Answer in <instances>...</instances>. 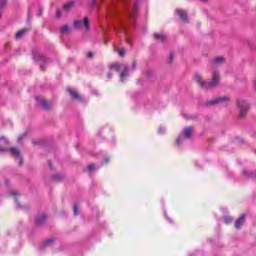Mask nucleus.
I'll return each mask as SVG.
<instances>
[{
  "label": "nucleus",
  "mask_w": 256,
  "mask_h": 256,
  "mask_svg": "<svg viewBox=\"0 0 256 256\" xmlns=\"http://www.w3.org/2000/svg\"><path fill=\"white\" fill-rule=\"evenodd\" d=\"M34 61H38L40 64L41 71H45V65L49 63V58L45 57L43 54L33 52Z\"/></svg>",
  "instance_id": "2"
},
{
  "label": "nucleus",
  "mask_w": 256,
  "mask_h": 256,
  "mask_svg": "<svg viewBox=\"0 0 256 256\" xmlns=\"http://www.w3.org/2000/svg\"><path fill=\"white\" fill-rule=\"evenodd\" d=\"M61 33H67V31H69V26L68 25H64L60 28Z\"/></svg>",
  "instance_id": "25"
},
{
  "label": "nucleus",
  "mask_w": 256,
  "mask_h": 256,
  "mask_svg": "<svg viewBox=\"0 0 256 256\" xmlns=\"http://www.w3.org/2000/svg\"><path fill=\"white\" fill-rule=\"evenodd\" d=\"M73 5H75V2H73V1L68 2V3H66V4L63 6V10H64V11H69V9H71V7H73Z\"/></svg>",
  "instance_id": "18"
},
{
  "label": "nucleus",
  "mask_w": 256,
  "mask_h": 256,
  "mask_svg": "<svg viewBox=\"0 0 256 256\" xmlns=\"http://www.w3.org/2000/svg\"><path fill=\"white\" fill-rule=\"evenodd\" d=\"M52 181H63V175L62 174H55L51 177Z\"/></svg>",
  "instance_id": "19"
},
{
  "label": "nucleus",
  "mask_w": 256,
  "mask_h": 256,
  "mask_svg": "<svg viewBox=\"0 0 256 256\" xmlns=\"http://www.w3.org/2000/svg\"><path fill=\"white\" fill-rule=\"evenodd\" d=\"M27 135V132H25L24 134H21L19 137H18V142L20 141H23V138Z\"/></svg>",
  "instance_id": "28"
},
{
  "label": "nucleus",
  "mask_w": 256,
  "mask_h": 256,
  "mask_svg": "<svg viewBox=\"0 0 256 256\" xmlns=\"http://www.w3.org/2000/svg\"><path fill=\"white\" fill-rule=\"evenodd\" d=\"M229 97L224 96V97H219L216 98L214 100H210L208 101V105H217V103H226L227 101H229Z\"/></svg>",
  "instance_id": "8"
},
{
  "label": "nucleus",
  "mask_w": 256,
  "mask_h": 256,
  "mask_svg": "<svg viewBox=\"0 0 256 256\" xmlns=\"http://www.w3.org/2000/svg\"><path fill=\"white\" fill-rule=\"evenodd\" d=\"M168 221H169V223H173V220H171V219H168Z\"/></svg>",
  "instance_id": "44"
},
{
  "label": "nucleus",
  "mask_w": 256,
  "mask_h": 256,
  "mask_svg": "<svg viewBox=\"0 0 256 256\" xmlns=\"http://www.w3.org/2000/svg\"><path fill=\"white\" fill-rule=\"evenodd\" d=\"M237 106L240 109V119H244L249 111V103H247L245 100H238Z\"/></svg>",
  "instance_id": "3"
},
{
  "label": "nucleus",
  "mask_w": 256,
  "mask_h": 256,
  "mask_svg": "<svg viewBox=\"0 0 256 256\" xmlns=\"http://www.w3.org/2000/svg\"><path fill=\"white\" fill-rule=\"evenodd\" d=\"M87 57H88L89 59H93V52H88V53H87Z\"/></svg>",
  "instance_id": "35"
},
{
  "label": "nucleus",
  "mask_w": 256,
  "mask_h": 256,
  "mask_svg": "<svg viewBox=\"0 0 256 256\" xmlns=\"http://www.w3.org/2000/svg\"><path fill=\"white\" fill-rule=\"evenodd\" d=\"M15 203H17L18 207H21V204H19V199H17V197H15Z\"/></svg>",
  "instance_id": "37"
},
{
  "label": "nucleus",
  "mask_w": 256,
  "mask_h": 256,
  "mask_svg": "<svg viewBox=\"0 0 256 256\" xmlns=\"http://www.w3.org/2000/svg\"><path fill=\"white\" fill-rule=\"evenodd\" d=\"M173 59H175V55L170 54V56H169V63H173Z\"/></svg>",
  "instance_id": "34"
},
{
  "label": "nucleus",
  "mask_w": 256,
  "mask_h": 256,
  "mask_svg": "<svg viewBox=\"0 0 256 256\" xmlns=\"http://www.w3.org/2000/svg\"><path fill=\"white\" fill-rule=\"evenodd\" d=\"M194 131H195V128L193 126H188L184 128L183 136L185 137V139H191V135H193Z\"/></svg>",
  "instance_id": "9"
},
{
  "label": "nucleus",
  "mask_w": 256,
  "mask_h": 256,
  "mask_svg": "<svg viewBox=\"0 0 256 256\" xmlns=\"http://www.w3.org/2000/svg\"><path fill=\"white\" fill-rule=\"evenodd\" d=\"M81 25H82L81 20H76V21H74V27H75V29H79V28L81 27Z\"/></svg>",
  "instance_id": "23"
},
{
  "label": "nucleus",
  "mask_w": 256,
  "mask_h": 256,
  "mask_svg": "<svg viewBox=\"0 0 256 256\" xmlns=\"http://www.w3.org/2000/svg\"><path fill=\"white\" fill-rule=\"evenodd\" d=\"M83 25L86 29H89V18L85 17L83 20Z\"/></svg>",
  "instance_id": "24"
},
{
  "label": "nucleus",
  "mask_w": 256,
  "mask_h": 256,
  "mask_svg": "<svg viewBox=\"0 0 256 256\" xmlns=\"http://www.w3.org/2000/svg\"><path fill=\"white\" fill-rule=\"evenodd\" d=\"M61 17V10H56V18L59 19Z\"/></svg>",
  "instance_id": "31"
},
{
  "label": "nucleus",
  "mask_w": 256,
  "mask_h": 256,
  "mask_svg": "<svg viewBox=\"0 0 256 256\" xmlns=\"http://www.w3.org/2000/svg\"><path fill=\"white\" fill-rule=\"evenodd\" d=\"M120 57H125V51L123 49L118 51Z\"/></svg>",
  "instance_id": "32"
},
{
  "label": "nucleus",
  "mask_w": 256,
  "mask_h": 256,
  "mask_svg": "<svg viewBox=\"0 0 256 256\" xmlns=\"http://www.w3.org/2000/svg\"><path fill=\"white\" fill-rule=\"evenodd\" d=\"M154 39H157L158 41H165V39H167V36H165V34H159V33H155L154 34Z\"/></svg>",
  "instance_id": "15"
},
{
  "label": "nucleus",
  "mask_w": 256,
  "mask_h": 256,
  "mask_svg": "<svg viewBox=\"0 0 256 256\" xmlns=\"http://www.w3.org/2000/svg\"><path fill=\"white\" fill-rule=\"evenodd\" d=\"M73 213H74L75 217H77V215H79V204H77V203L74 204Z\"/></svg>",
  "instance_id": "20"
},
{
  "label": "nucleus",
  "mask_w": 256,
  "mask_h": 256,
  "mask_svg": "<svg viewBox=\"0 0 256 256\" xmlns=\"http://www.w3.org/2000/svg\"><path fill=\"white\" fill-rule=\"evenodd\" d=\"M10 195H12L13 197H17V195H19V192L16 190L10 191Z\"/></svg>",
  "instance_id": "27"
},
{
  "label": "nucleus",
  "mask_w": 256,
  "mask_h": 256,
  "mask_svg": "<svg viewBox=\"0 0 256 256\" xmlns=\"http://www.w3.org/2000/svg\"><path fill=\"white\" fill-rule=\"evenodd\" d=\"M200 1H203L204 3L207 2V0H200Z\"/></svg>",
  "instance_id": "49"
},
{
  "label": "nucleus",
  "mask_w": 256,
  "mask_h": 256,
  "mask_svg": "<svg viewBox=\"0 0 256 256\" xmlns=\"http://www.w3.org/2000/svg\"><path fill=\"white\" fill-rule=\"evenodd\" d=\"M176 12L179 15V18L181 21H184V23H189V18L187 17V11L185 10H176Z\"/></svg>",
  "instance_id": "11"
},
{
  "label": "nucleus",
  "mask_w": 256,
  "mask_h": 256,
  "mask_svg": "<svg viewBox=\"0 0 256 256\" xmlns=\"http://www.w3.org/2000/svg\"><path fill=\"white\" fill-rule=\"evenodd\" d=\"M67 91H68L71 99H74L76 101H83V99L81 98L79 93H77V91H75L73 88H68Z\"/></svg>",
  "instance_id": "7"
},
{
  "label": "nucleus",
  "mask_w": 256,
  "mask_h": 256,
  "mask_svg": "<svg viewBox=\"0 0 256 256\" xmlns=\"http://www.w3.org/2000/svg\"><path fill=\"white\" fill-rule=\"evenodd\" d=\"M107 78H108V79H113V74H112L111 72H109V73L107 74Z\"/></svg>",
  "instance_id": "36"
},
{
  "label": "nucleus",
  "mask_w": 256,
  "mask_h": 256,
  "mask_svg": "<svg viewBox=\"0 0 256 256\" xmlns=\"http://www.w3.org/2000/svg\"><path fill=\"white\" fill-rule=\"evenodd\" d=\"M4 141H5V143L9 144V141H7V140H5V139H4Z\"/></svg>",
  "instance_id": "47"
},
{
  "label": "nucleus",
  "mask_w": 256,
  "mask_h": 256,
  "mask_svg": "<svg viewBox=\"0 0 256 256\" xmlns=\"http://www.w3.org/2000/svg\"><path fill=\"white\" fill-rule=\"evenodd\" d=\"M242 174L245 175V177H248V179L251 177H255V173H248L247 170H243Z\"/></svg>",
  "instance_id": "22"
},
{
  "label": "nucleus",
  "mask_w": 256,
  "mask_h": 256,
  "mask_svg": "<svg viewBox=\"0 0 256 256\" xmlns=\"http://www.w3.org/2000/svg\"><path fill=\"white\" fill-rule=\"evenodd\" d=\"M224 223H226V225H229V223H233V218L231 216H225Z\"/></svg>",
  "instance_id": "21"
},
{
  "label": "nucleus",
  "mask_w": 256,
  "mask_h": 256,
  "mask_svg": "<svg viewBox=\"0 0 256 256\" xmlns=\"http://www.w3.org/2000/svg\"><path fill=\"white\" fill-rule=\"evenodd\" d=\"M55 243V238H48L44 241V247H49Z\"/></svg>",
  "instance_id": "17"
},
{
  "label": "nucleus",
  "mask_w": 256,
  "mask_h": 256,
  "mask_svg": "<svg viewBox=\"0 0 256 256\" xmlns=\"http://www.w3.org/2000/svg\"><path fill=\"white\" fill-rule=\"evenodd\" d=\"M134 13H137V8L134 9Z\"/></svg>",
  "instance_id": "46"
},
{
  "label": "nucleus",
  "mask_w": 256,
  "mask_h": 256,
  "mask_svg": "<svg viewBox=\"0 0 256 256\" xmlns=\"http://www.w3.org/2000/svg\"><path fill=\"white\" fill-rule=\"evenodd\" d=\"M29 31H31V28H24V29L18 31L15 35L16 39H21V37H25V35H27V33H29Z\"/></svg>",
  "instance_id": "12"
},
{
  "label": "nucleus",
  "mask_w": 256,
  "mask_h": 256,
  "mask_svg": "<svg viewBox=\"0 0 256 256\" xmlns=\"http://www.w3.org/2000/svg\"><path fill=\"white\" fill-rule=\"evenodd\" d=\"M36 101L39 105H41L42 109H44V111H51V109H53L54 104L52 102H49L43 98L40 97H36Z\"/></svg>",
  "instance_id": "4"
},
{
  "label": "nucleus",
  "mask_w": 256,
  "mask_h": 256,
  "mask_svg": "<svg viewBox=\"0 0 256 256\" xmlns=\"http://www.w3.org/2000/svg\"><path fill=\"white\" fill-rule=\"evenodd\" d=\"M164 131H165V130H164L162 127H160L159 130H158V133L161 134V133H163Z\"/></svg>",
  "instance_id": "39"
},
{
  "label": "nucleus",
  "mask_w": 256,
  "mask_h": 256,
  "mask_svg": "<svg viewBox=\"0 0 256 256\" xmlns=\"http://www.w3.org/2000/svg\"><path fill=\"white\" fill-rule=\"evenodd\" d=\"M181 143H183V138L178 137V138L176 139V144H177V145H181Z\"/></svg>",
  "instance_id": "29"
},
{
  "label": "nucleus",
  "mask_w": 256,
  "mask_h": 256,
  "mask_svg": "<svg viewBox=\"0 0 256 256\" xmlns=\"http://www.w3.org/2000/svg\"><path fill=\"white\" fill-rule=\"evenodd\" d=\"M5 5H7V0H2L0 2V9H3L5 7Z\"/></svg>",
  "instance_id": "26"
},
{
  "label": "nucleus",
  "mask_w": 256,
  "mask_h": 256,
  "mask_svg": "<svg viewBox=\"0 0 256 256\" xmlns=\"http://www.w3.org/2000/svg\"><path fill=\"white\" fill-rule=\"evenodd\" d=\"M0 19H1V12H0Z\"/></svg>",
  "instance_id": "50"
},
{
  "label": "nucleus",
  "mask_w": 256,
  "mask_h": 256,
  "mask_svg": "<svg viewBox=\"0 0 256 256\" xmlns=\"http://www.w3.org/2000/svg\"><path fill=\"white\" fill-rule=\"evenodd\" d=\"M16 157H19V165L21 167V165H23V157H21V154H19V156Z\"/></svg>",
  "instance_id": "33"
},
{
  "label": "nucleus",
  "mask_w": 256,
  "mask_h": 256,
  "mask_svg": "<svg viewBox=\"0 0 256 256\" xmlns=\"http://www.w3.org/2000/svg\"><path fill=\"white\" fill-rule=\"evenodd\" d=\"M3 139H5V138L1 137V138H0V141H3Z\"/></svg>",
  "instance_id": "48"
},
{
  "label": "nucleus",
  "mask_w": 256,
  "mask_h": 256,
  "mask_svg": "<svg viewBox=\"0 0 256 256\" xmlns=\"http://www.w3.org/2000/svg\"><path fill=\"white\" fill-rule=\"evenodd\" d=\"M136 67H137V63H136V62H133V63H132V69H136Z\"/></svg>",
  "instance_id": "38"
},
{
  "label": "nucleus",
  "mask_w": 256,
  "mask_h": 256,
  "mask_svg": "<svg viewBox=\"0 0 256 256\" xmlns=\"http://www.w3.org/2000/svg\"><path fill=\"white\" fill-rule=\"evenodd\" d=\"M48 165H49L50 169L53 168V166L51 165V161H48Z\"/></svg>",
  "instance_id": "40"
},
{
  "label": "nucleus",
  "mask_w": 256,
  "mask_h": 256,
  "mask_svg": "<svg viewBox=\"0 0 256 256\" xmlns=\"http://www.w3.org/2000/svg\"><path fill=\"white\" fill-rule=\"evenodd\" d=\"M150 74H151V72H147L148 77H151V75H150Z\"/></svg>",
  "instance_id": "43"
},
{
  "label": "nucleus",
  "mask_w": 256,
  "mask_h": 256,
  "mask_svg": "<svg viewBox=\"0 0 256 256\" xmlns=\"http://www.w3.org/2000/svg\"><path fill=\"white\" fill-rule=\"evenodd\" d=\"M92 5H95V0H92Z\"/></svg>",
  "instance_id": "45"
},
{
  "label": "nucleus",
  "mask_w": 256,
  "mask_h": 256,
  "mask_svg": "<svg viewBox=\"0 0 256 256\" xmlns=\"http://www.w3.org/2000/svg\"><path fill=\"white\" fill-rule=\"evenodd\" d=\"M124 65L125 64H121L119 62H115V63L111 64L109 67H110V69H115L117 72H119V71H121V69H123Z\"/></svg>",
  "instance_id": "14"
},
{
  "label": "nucleus",
  "mask_w": 256,
  "mask_h": 256,
  "mask_svg": "<svg viewBox=\"0 0 256 256\" xmlns=\"http://www.w3.org/2000/svg\"><path fill=\"white\" fill-rule=\"evenodd\" d=\"M93 170H95V164L88 165V171H93Z\"/></svg>",
  "instance_id": "30"
},
{
  "label": "nucleus",
  "mask_w": 256,
  "mask_h": 256,
  "mask_svg": "<svg viewBox=\"0 0 256 256\" xmlns=\"http://www.w3.org/2000/svg\"><path fill=\"white\" fill-rule=\"evenodd\" d=\"M104 161L105 163H109V158H106Z\"/></svg>",
  "instance_id": "41"
},
{
  "label": "nucleus",
  "mask_w": 256,
  "mask_h": 256,
  "mask_svg": "<svg viewBox=\"0 0 256 256\" xmlns=\"http://www.w3.org/2000/svg\"><path fill=\"white\" fill-rule=\"evenodd\" d=\"M7 151H9V153H11L12 157H19V155H20L19 149L15 148V147L5 148V147L0 146V153H5Z\"/></svg>",
  "instance_id": "5"
},
{
  "label": "nucleus",
  "mask_w": 256,
  "mask_h": 256,
  "mask_svg": "<svg viewBox=\"0 0 256 256\" xmlns=\"http://www.w3.org/2000/svg\"><path fill=\"white\" fill-rule=\"evenodd\" d=\"M123 71L120 74V81H125V77H127V75H129V67H127L126 65H124L122 67Z\"/></svg>",
  "instance_id": "13"
},
{
  "label": "nucleus",
  "mask_w": 256,
  "mask_h": 256,
  "mask_svg": "<svg viewBox=\"0 0 256 256\" xmlns=\"http://www.w3.org/2000/svg\"><path fill=\"white\" fill-rule=\"evenodd\" d=\"M212 63H214L215 65H219L221 63H225V58L223 57H216L212 60Z\"/></svg>",
  "instance_id": "16"
},
{
  "label": "nucleus",
  "mask_w": 256,
  "mask_h": 256,
  "mask_svg": "<svg viewBox=\"0 0 256 256\" xmlns=\"http://www.w3.org/2000/svg\"><path fill=\"white\" fill-rule=\"evenodd\" d=\"M195 79L202 89H213L219 85V71H214L212 74V81H203L201 75L196 74Z\"/></svg>",
  "instance_id": "1"
},
{
  "label": "nucleus",
  "mask_w": 256,
  "mask_h": 256,
  "mask_svg": "<svg viewBox=\"0 0 256 256\" xmlns=\"http://www.w3.org/2000/svg\"><path fill=\"white\" fill-rule=\"evenodd\" d=\"M42 14H43V10L40 9L39 15H42Z\"/></svg>",
  "instance_id": "42"
},
{
  "label": "nucleus",
  "mask_w": 256,
  "mask_h": 256,
  "mask_svg": "<svg viewBox=\"0 0 256 256\" xmlns=\"http://www.w3.org/2000/svg\"><path fill=\"white\" fill-rule=\"evenodd\" d=\"M46 221H47V215H45V214H39L36 217V225H38V226L45 225Z\"/></svg>",
  "instance_id": "10"
},
{
  "label": "nucleus",
  "mask_w": 256,
  "mask_h": 256,
  "mask_svg": "<svg viewBox=\"0 0 256 256\" xmlns=\"http://www.w3.org/2000/svg\"><path fill=\"white\" fill-rule=\"evenodd\" d=\"M245 219H247V215L242 214L236 221H235V229H241L243 227V224L245 223Z\"/></svg>",
  "instance_id": "6"
}]
</instances>
